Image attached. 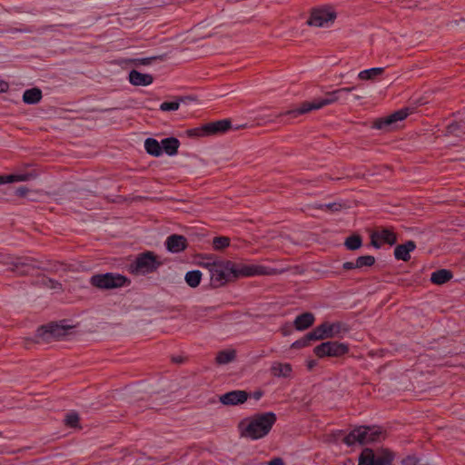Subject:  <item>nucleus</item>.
<instances>
[{
	"label": "nucleus",
	"mask_w": 465,
	"mask_h": 465,
	"mask_svg": "<svg viewBox=\"0 0 465 465\" xmlns=\"http://www.w3.org/2000/svg\"><path fill=\"white\" fill-rule=\"evenodd\" d=\"M276 420L275 413L271 411L242 420L238 425L240 436L252 440L264 438L271 431Z\"/></svg>",
	"instance_id": "1"
},
{
	"label": "nucleus",
	"mask_w": 465,
	"mask_h": 465,
	"mask_svg": "<svg viewBox=\"0 0 465 465\" xmlns=\"http://www.w3.org/2000/svg\"><path fill=\"white\" fill-rule=\"evenodd\" d=\"M349 329L346 324L341 322H324L318 325L312 331L304 335L302 339L292 343V349L312 346L311 341H322L329 338H341L347 334Z\"/></svg>",
	"instance_id": "2"
},
{
	"label": "nucleus",
	"mask_w": 465,
	"mask_h": 465,
	"mask_svg": "<svg viewBox=\"0 0 465 465\" xmlns=\"http://www.w3.org/2000/svg\"><path fill=\"white\" fill-rule=\"evenodd\" d=\"M355 87H344L329 92L324 98L315 99L312 102H305L299 108L288 110L275 114V117L291 116L295 118L301 114L311 112L312 110L321 109L323 106L333 103H346L348 94L354 90Z\"/></svg>",
	"instance_id": "3"
},
{
	"label": "nucleus",
	"mask_w": 465,
	"mask_h": 465,
	"mask_svg": "<svg viewBox=\"0 0 465 465\" xmlns=\"http://www.w3.org/2000/svg\"><path fill=\"white\" fill-rule=\"evenodd\" d=\"M210 273V283L213 288L225 285L228 282L239 278L238 263L231 261H215L203 263Z\"/></svg>",
	"instance_id": "4"
},
{
	"label": "nucleus",
	"mask_w": 465,
	"mask_h": 465,
	"mask_svg": "<svg viewBox=\"0 0 465 465\" xmlns=\"http://www.w3.org/2000/svg\"><path fill=\"white\" fill-rule=\"evenodd\" d=\"M385 438L384 430L378 426H359L352 430L343 440L348 446L361 445L380 441Z\"/></svg>",
	"instance_id": "5"
},
{
	"label": "nucleus",
	"mask_w": 465,
	"mask_h": 465,
	"mask_svg": "<svg viewBox=\"0 0 465 465\" xmlns=\"http://www.w3.org/2000/svg\"><path fill=\"white\" fill-rule=\"evenodd\" d=\"M75 327L65 324L64 321L60 322H50L46 325L40 326L36 331V339L45 342L66 339L74 333Z\"/></svg>",
	"instance_id": "6"
},
{
	"label": "nucleus",
	"mask_w": 465,
	"mask_h": 465,
	"mask_svg": "<svg viewBox=\"0 0 465 465\" xmlns=\"http://www.w3.org/2000/svg\"><path fill=\"white\" fill-rule=\"evenodd\" d=\"M162 262L153 252L139 254L134 262L129 265V271L135 275H145L155 272Z\"/></svg>",
	"instance_id": "7"
},
{
	"label": "nucleus",
	"mask_w": 465,
	"mask_h": 465,
	"mask_svg": "<svg viewBox=\"0 0 465 465\" xmlns=\"http://www.w3.org/2000/svg\"><path fill=\"white\" fill-rule=\"evenodd\" d=\"M393 459V453L387 449L374 451L365 448L359 457L358 465H391Z\"/></svg>",
	"instance_id": "8"
},
{
	"label": "nucleus",
	"mask_w": 465,
	"mask_h": 465,
	"mask_svg": "<svg viewBox=\"0 0 465 465\" xmlns=\"http://www.w3.org/2000/svg\"><path fill=\"white\" fill-rule=\"evenodd\" d=\"M0 262L9 266V270L19 276L31 273L35 269H39V263L29 257H3Z\"/></svg>",
	"instance_id": "9"
},
{
	"label": "nucleus",
	"mask_w": 465,
	"mask_h": 465,
	"mask_svg": "<svg viewBox=\"0 0 465 465\" xmlns=\"http://www.w3.org/2000/svg\"><path fill=\"white\" fill-rule=\"evenodd\" d=\"M90 282L98 289H115L130 283V280L119 273L107 272L94 274L91 277Z\"/></svg>",
	"instance_id": "10"
},
{
	"label": "nucleus",
	"mask_w": 465,
	"mask_h": 465,
	"mask_svg": "<svg viewBox=\"0 0 465 465\" xmlns=\"http://www.w3.org/2000/svg\"><path fill=\"white\" fill-rule=\"evenodd\" d=\"M336 13L331 7H322L312 11L308 25L317 27H328L334 23Z\"/></svg>",
	"instance_id": "11"
},
{
	"label": "nucleus",
	"mask_w": 465,
	"mask_h": 465,
	"mask_svg": "<svg viewBox=\"0 0 465 465\" xmlns=\"http://www.w3.org/2000/svg\"><path fill=\"white\" fill-rule=\"evenodd\" d=\"M397 234L391 227H379L371 233V244L379 249L382 244L394 245Z\"/></svg>",
	"instance_id": "12"
},
{
	"label": "nucleus",
	"mask_w": 465,
	"mask_h": 465,
	"mask_svg": "<svg viewBox=\"0 0 465 465\" xmlns=\"http://www.w3.org/2000/svg\"><path fill=\"white\" fill-rule=\"evenodd\" d=\"M239 277H252L257 275H274L280 272L277 269L266 267L260 264L238 263Z\"/></svg>",
	"instance_id": "13"
},
{
	"label": "nucleus",
	"mask_w": 465,
	"mask_h": 465,
	"mask_svg": "<svg viewBox=\"0 0 465 465\" xmlns=\"http://www.w3.org/2000/svg\"><path fill=\"white\" fill-rule=\"evenodd\" d=\"M408 114L407 108L399 110L389 116L376 119L372 124V127L379 130L390 131L397 122L404 120Z\"/></svg>",
	"instance_id": "14"
},
{
	"label": "nucleus",
	"mask_w": 465,
	"mask_h": 465,
	"mask_svg": "<svg viewBox=\"0 0 465 465\" xmlns=\"http://www.w3.org/2000/svg\"><path fill=\"white\" fill-rule=\"evenodd\" d=\"M346 351H315V358L306 361L308 371H313L316 367H322V362L329 358L341 357Z\"/></svg>",
	"instance_id": "15"
},
{
	"label": "nucleus",
	"mask_w": 465,
	"mask_h": 465,
	"mask_svg": "<svg viewBox=\"0 0 465 465\" xmlns=\"http://www.w3.org/2000/svg\"><path fill=\"white\" fill-rule=\"evenodd\" d=\"M249 398L245 391H232L220 396V402L227 406H235L244 403Z\"/></svg>",
	"instance_id": "16"
},
{
	"label": "nucleus",
	"mask_w": 465,
	"mask_h": 465,
	"mask_svg": "<svg viewBox=\"0 0 465 465\" xmlns=\"http://www.w3.org/2000/svg\"><path fill=\"white\" fill-rule=\"evenodd\" d=\"M187 245V239L180 234H172L168 236L165 241L167 250L173 253H177L185 250Z\"/></svg>",
	"instance_id": "17"
},
{
	"label": "nucleus",
	"mask_w": 465,
	"mask_h": 465,
	"mask_svg": "<svg viewBox=\"0 0 465 465\" xmlns=\"http://www.w3.org/2000/svg\"><path fill=\"white\" fill-rule=\"evenodd\" d=\"M231 127L232 123L229 119H223L204 124V129L207 131V135L223 134L231 129Z\"/></svg>",
	"instance_id": "18"
},
{
	"label": "nucleus",
	"mask_w": 465,
	"mask_h": 465,
	"mask_svg": "<svg viewBox=\"0 0 465 465\" xmlns=\"http://www.w3.org/2000/svg\"><path fill=\"white\" fill-rule=\"evenodd\" d=\"M416 243L413 241H407L399 244L394 249V257L398 261L408 262L411 259V252L414 251Z\"/></svg>",
	"instance_id": "19"
},
{
	"label": "nucleus",
	"mask_w": 465,
	"mask_h": 465,
	"mask_svg": "<svg viewBox=\"0 0 465 465\" xmlns=\"http://www.w3.org/2000/svg\"><path fill=\"white\" fill-rule=\"evenodd\" d=\"M153 81V75L149 74H143L136 70H132L129 73V82L135 86H147Z\"/></svg>",
	"instance_id": "20"
},
{
	"label": "nucleus",
	"mask_w": 465,
	"mask_h": 465,
	"mask_svg": "<svg viewBox=\"0 0 465 465\" xmlns=\"http://www.w3.org/2000/svg\"><path fill=\"white\" fill-rule=\"evenodd\" d=\"M315 322V316L312 312H303L298 315L293 321V326L298 331H304L310 328Z\"/></svg>",
	"instance_id": "21"
},
{
	"label": "nucleus",
	"mask_w": 465,
	"mask_h": 465,
	"mask_svg": "<svg viewBox=\"0 0 465 465\" xmlns=\"http://www.w3.org/2000/svg\"><path fill=\"white\" fill-rule=\"evenodd\" d=\"M292 366L289 363L273 362L271 367V373L278 378H290L292 375Z\"/></svg>",
	"instance_id": "22"
},
{
	"label": "nucleus",
	"mask_w": 465,
	"mask_h": 465,
	"mask_svg": "<svg viewBox=\"0 0 465 465\" xmlns=\"http://www.w3.org/2000/svg\"><path fill=\"white\" fill-rule=\"evenodd\" d=\"M162 152L164 151L170 156L175 155L180 146V142L175 137L164 138L161 142Z\"/></svg>",
	"instance_id": "23"
},
{
	"label": "nucleus",
	"mask_w": 465,
	"mask_h": 465,
	"mask_svg": "<svg viewBox=\"0 0 465 465\" xmlns=\"http://www.w3.org/2000/svg\"><path fill=\"white\" fill-rule=\"evenodd\" d=\"M452 278V272L450 270L440 269L433 272L430 276L432 283L441 285Z\"/></svg>",
	"instance_id": "24"
},
{
	"label": "nucleus",
	"mask_w": 465,
	"mask_h": 465,
	"mask_svg": "<svg viewBox=\"0 0 465 465\" xmlns=\"http://www.w3.org/2000/svg\"><path fill=\"white\" fill-rule=\"evenodd\" d=\"M42 99V91L39 88H31L24 92L23 102L27 104H36Z\"/></svg>",
	"instance_id": "25"
},
{
	"label": "nucleus",
	"mask_w": 465,
	"mask_h": 465,
	"mask_svg": "<svg viewBox=\"0 0 465 465\" xmlns=\"http://www.w3.org/2000/svg\"><path fill=\"white\" fill-rule=\"evenodd\" d=\"M446 134L460 138L465 137V118L450 124L447 126Z\"/></svg>",
	"instance_id": "26"
},
{
	"label": "nucleus",
	"mask_w": 465,
	"mask_h": 465,
	"mask_svg": "<svg viewBox=\"0 0 465 465\" xmlns=\"http://www.w3.org/2000/svg\"><path fill=\"white\" fill-rule=\"evenodd\" d=\"M34 177H35V175L33 173H29L0 175V184L29 181V180L33 179Z\"/></svg>",
	"instance_id": "27"
},
{
	"label": "nucleus",
	"mask_w": 465,
	"mask_h": 465,
	"mask_svg": "<svg viewBox=\"0 0 465 465\" xmlns=\"http://www.w3.org/2000/svg\"><path fill=\"white\" fill-rule=\"evenodd\" d=\"M144 148H145L147 153H149L153 156L158 157L162 154L161 143H159L154 138H147L144 141Z\"/></svg>",
	"instance_id": "28"
},
{
	"label": "nucleus",
	"mask_w": 465,
	"mask_h": 465,
	"mask_svg": "<svg viewBox=\"0 0 465 465\" xmlns=\"http://www.w3.org/2000/svg\"><path fill=\"white\" fill-rule=\"evenodd\" d=\"M235 358V351H221L215 357V362L218 365H224L233 361Z\"/></svg>",
	"instance_id": "29"
},
{
	"label": "nucleus",
	"mask_w": 465,
	"mask_h": 465,
	"mask_svg": "<svg viewBox=\"0 0 465 465\" xmlns=\"http://www.w3.org/2000/svg\"><path fill=\"white\" fill-rule=\"evenodd\" d=\"M383 72L384 68L382 67H373L371 69L361 71L358 74V77L361 80H373L376 77L380 76Z\"/></svg>",
	"instance_id": "30"
},
{
	"label": "nucleus",
	"mask_w": 465,
	"mask_h": 465,
	"mask_svg": "<svg viewBox=\"0 0 465 465\" xmlns=\"http://www.w3.org/2000/svg\"><path fill=\"white\" fill-rule=\"evenodd\" d=\"M185 282L186 283L192 287V288H195L197 287L200 282H201V279H202V272L198 270H193V271H190L188 272L186 274H185Z\"/></svg>",
	"instance_id": "31"
},
{
	"label": "nucleus",
	"mask_w": 465,
	"mask_h": 465,
	"mask_svg": "<svg viewBox=\"0 0 465 465\" xmlns=\"http://www.w3.org/2000/svg\"><path fill=\"white\" fill-rule=\"evenodd\" d=\"M186 99H188V97L180 96V97H177V99L175 101L163 102L160 104V110H162L163 112L176 111L180 107V103L184 102Z\"/></svg>",
	"instance_id": "32"
},
{
	"label": "nucleus",
	"mask_w": 465,
	"mask_h": 465,
	"mask_svg": "<svg viewBox=\"0 0 465 465\" xmlns=\"http://www.w3.org/2000/svg\"><path fill=\"white\" fill-rule=\"evenodd\" d=\"M362 244L361 237L358 234L349 236L344 242V245L348 250L355 251L361 248Z\"/></svg>",
	"instance_id": "33"
},
{
	"label": "nucleus",
	"mask_w": 465,
	"mask_h": 465,
	"mask_svg": "<svg viewBox=\"0 0 465 465\" xmlns=\"http://www.w3.org/2000/svg\"><path fill=\"white\" fill-rule=\"evenodd\" d=\"M375 263V258L372 255H363L360 256L355 261V266L357 269H361L363 267H371Z\"/></svg>",
	"instance_id": "34"
},
{
	"label": "nucleus",
	"mask_w": 465,
	"mask_h": 465,
	"mask_svg": "<svg viewBox=\"0 0 465 465\" xmlns=\"http://www.w3.org/2000/svg\"><path fill=\"white\" fill-rule=\"evenodd\" d=\"M166 57V54H160L151 57H145V58H137L134 59L132 62L134 65H150L153 61L160 60L163 61Z\"/></svg>",
	"instance_id": "35"
},
{
	"label": "nucleus",
	"mask_w": 465,
	"mask_h": 465,
	"mask_svg": "<svg viewBox=\"0 0 465 465\" xmlns=\"http://www.w3.org/2000/svg\"><path fill=\"white\" fill-rule=\"evenodd\" d=\"M40 284L48 289L54 290L55 292H59L62 290V284L57 281L47 277H42L40 280Z\"/></svg>",
	"instance_id": "36"
},
{
	"label": "nucleus",
	"mask_w": 465,
	"mask_h": 465,
	"mask_svg": "<svg viewBox=\"0 0 465 465\" xmlns=\"http://www.w3.org/2000/svg\"><path fill=\"white\" fill-rule=\"evenodd\" d=\"M230 245V238L226 236H218L213 239V247L214 250L220 251Z\"/></svg>",
	"instance_id": "37"
},
{
	"label": "nucleus",
	"mask_w": 465,
	"mask_h": 465,
	"mask_svg": "<svg viewBox=\"0 0 465 465\" xmlns=\"http://www.w3.org/2000/svg\"><path fill=\"white\" fill-rule=\"evenodd\" d=\"M349 345L343 342L339 341H326L322 342L318 346H316L314 349H348Z\"/></svg>",
	"instance_id": "38"
},
{
	"label": "nucleus",
	"mask_w": 465,
	"mask_h": 465,
	"mask_svg": "<svg viewBox=\"0 0 465 465\" xmlns=\"http://www.w3.org/2000/svg\"><path fill=\"white\" fill-rule=\"evenodd\" d=\"M345 207V204L342 203H331L326 204H321L319 205V209L329 211L331 213H337L341 211Z\"/></svg>",
	"instance_id": "39"
},
{
	"label": "nucleus",
	"mask_w": 465,
	"mask_h": 465,
	"mask_svg": "<svg viewBox=\"0 0 465 465\" xmlns=\"http://www.w3.org/2000/svg\"><path fill=\"white\" fill-rule=\"evenodd\" d=\"M64 423L66 426L71 428H77L79 427V416L76 412H71L68 413L65 416Z\"/></svg>",
	"instance_id": "40"
},
{
	"label": "nucleus",
	"mask_w": 465,
	"mask_h": 465,
	"mask_svg": "<svg viewBox=\"0 0 465 465\" xmlns=\"http://www.w3.org/2000/svg\"><path fill=\"white\" fill-rule=\"evenodd\" d=\"M170 358L173 363L178 365L185 363L188 360V357L183 352L173 354Z\"/></svg>",
	"instance_id": "41"
},
{
	"label": "nucleus",
	"mask_w": 465,
	"mask_h": 465,
	"mask_svg": "<svg viewBox=\"0 0 465 465\" xmlns=\"http://www.w3.org/2000/svg\"><path fill=\"white\" fill-rule=\"evenodd\" d=\"M187 133L189 136H207V131L204 129V124L201 127L188 130Z\"/></svg>",
	"instance_id": "42"
},
{
	"label": "nucleus",
	"mask_w": 465,
	"mask_h": 465,
	"mask_svg": "<svg viewBox=\"0 0 465 465\" xmlns=\"http://www.w3.org/2000/svg\"><path fill=\"white\" fill-rule=\"evenodd\" d=\"M28 192V189L25 186H21V187H18L16 190H15V194L20 196V197H24L26 195V193Z\"/></svg>",
	"instance_id": "43"
},
{
	"label": "nucleus",
	"mask_w": 465,
	"mask_h": 465,
	"mask_svg": "<svg viewBox=\"0 0 465 465\" xmlns=\"http://www.w3.org/2000/svg\"><path fill=\"white\" fill-rule=\"evenodd\" d=\"M342 268L344 270L357 269V267L355 266V262H346L342 264Z\"/></svg>",
	"instance_id": "44"
},
{
	"label": "nucleus",
	"mask_w": 465,
	"mask_h": 465,
	"mask_svg": "<svg viewBox=\"0 0 465 465\" xmlns=\"http://www.w3.org/2000/svg\"><path fill=\"white\" fill-rule=\"evenodd\" d=\"M263 395V392L262 391H255L252 394H249V397H252L254 400L259 401Z\"/></svg>",
	"instance_id": "45"
},
{
	"label": "nucleus",
	"mask_w": 465,
	"mask_h": 465,
	"mask_svg": "<svg viewBox=\"0 0 465 465\" xmlns=\"http://www.w3.org/2000/svg\"><path fill=\"white\" fill-rule=\"evenodd\" d=\"M8 84L5 81L0 80V93H5L8 90Z\"/></svg>",
	"instance_id": "46"
},
{
	"label": "nucleus",
	"mask_w": 465,
	"mask_h": 465,
	"mask_svg": "<svg viewBox=\"0 0 465 465\" xmlns=\"http://www.w3.org/2000/svg\"><path fill=\"white\" fill-rule=\"evenodd\" d=\"M268 465H284V463L282 459L276 458L271 460Z\"/></svg>",
	"instance_id": "47"
},
{
	"label": "nucleus",
	"mask_w": 465,
	"mask_h": 465,
	"mask_svg": "<svg viewBox=\"0 0 465 465\" xmlns=\"http://www.w3.org/2000/svg\"><path fill=\"white\" fill-rule=\"evenodd\" d=\"M260 120H262V121H265V122H273L272 119H271V118L266 119L265 117H260Z\"/></svg>",
	"instance_id": "48"
},
{
	"label": "nucleus",
	"mask_w": 465,
	"mask_h": 465,
	"mask_svg": "<svg viewBox=\"0 0 465 465\" xmlns=\"http://www.w3.org/2000/svg\"><path fill=\"white\" fill-rule=\"evenodd\" d=\"M15 31H20V32H32V30H29V29H19V30H15Z\"/></svg>",
	"instance_id": "49"
},
{
	"label": "nucleus",
	"mask_w": 465,
	"mask_h": 465,
	"mask_svg": "<svg viewBox=\"0 0 465 465\" xmlns=\"http://www.w3.org/2000/svg\"><path fill=\"white\" fill-rule=\"evenodd\" d=\"M354 98H355L356 100H360V99H361L362 97H361V95H355V96H354Z\"/></svg>",
	"instance_id": "50"
}]
</instances>
